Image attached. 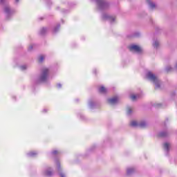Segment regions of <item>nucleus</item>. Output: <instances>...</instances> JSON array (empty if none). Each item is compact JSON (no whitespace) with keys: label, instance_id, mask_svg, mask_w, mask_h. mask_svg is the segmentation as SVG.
Here are the masks:
<instances>
[{"label":"nucleus","instance_id":"nucleus-25","mask_svg":"<svg viewBox=\"0 0 177 177\" xmlns=\"http://www.w3.org/2000/svg\"><path fill=\"white\" fill-rule=\"evenodd\" d=\"M59 151H57V150H54V151H53L52 152H51V154L53 155V156H56V154H59Z\"/></svg>","mask_w":177,"mask_h":177},{"label":"nucleus","instance_id":"nucleus-27","mask_svg":"<svg viewBox=\"0 0 177 177\" xmlns=\"http://www.w3.org/2000/svg\"><path fill=\"white\" fill-rule=\"evenodd\" d=\"M34 46H35L34 44H31L30 46H29L28 50H29V51L32 50Z\"/></svg>","mask_w":177,"mask_h":177},{"label":"nucleus","instance_id":"nucleus-12","mask_svg":"<svg viewBox=\"0 0 177 177\" xmlns=\"http://www.w3.org/2000/svg\"><path fill=\"white\" fill-rule=\"evenodd\" d=\"M99 92L100 93H107V88L102 86L101 87L99 88Z\"/></svg>","mask_w":177,"mask_h":177},{"label":"nucleus","instance_id":"nucleus-18","mask_svg":"<svg viewBox=\"0 0 177 177\" xmlns=\"http://www.w3.org/2000/svg\"><path fill=\"white\" fill-rule=\"evenodd\" d=\"M48 31V28H43L40 30V35H44L46 34V32Z\"/></svg>","mask_w":177,"mask_h":177},{"label":"nucleus","instance_id":"nucleus-17","mask_svg":"<svg viewBox=\"0 0 177 177\" xmlns=\"http://www.w3.org/2000/svg\"><path fill=\"white\" fill-rule=\"evenodd\" d=\"M163 146H164V149H165V150H166V151H169V146H170L169 143L165 142Z\"/></svg>","mask_w":177,"mask_h":177},{"label":"nucleus","instance_id":"nucleus-26","mask_svg":"<svg viewBox=\"0 0 177 177\" xmlns=\"http://www.w3.org/2000/svg\"><path fill=\"white\" fill-rule=\"evenodd\" d=\"M27 68V65H22L20 66V69L22 71L26 70Z\"/></svg>","mask_w":177,"mask_h":177},{"label":"nucleus","instance_id":"nucleus-19","mask_svg":"<svg viewBox=\"0 0 177 177\" xmlns=\"http://www.w3.org/2000/svg\"><path fill=\"white\" fill-rule=\"evenodd\" d=\"M88 106H89L90 109H93V106H96V104L95 103V102L90 100L88 102Z\"/></svg>","mask_w":177,"mask_h":177},{"label":"nucleus","instance_id":"nucleus-20","mask_svg":"<svg viewBox=\"0 0 177 177\" xmlns=\"http://www.w3.org/2000/svg\"><path fill=\"white\" fill-rule=\"evenodd\" d=\"M167 135H168V133H167V131H162L159 133V136H160V138H165Z\"/></svg>","mask_w":177,"mask_h":177},{"label":"nucleus","instance_id":"nucleus-3","mask_svg":"<svg viewBox=\"0 0 177 177\" xmlns=\"http://www.w3.org/2000/svg\"><path fill=\"white\" fill-rule=\"evenodd\" d=\"M48 80H49V69L48 68H44L37 80V84H39V82H46Z\"/></svg>","mask_w":177,"mask_h":177},{"label":"nucleus","instance_id":"nucleus-6","mask_svg":"<svg viewBox=\"0 0 177 177\" xmlns=\"http://www.w3.org/2000/svg\"><path fill=\"white\" fill-rule=\"evenodd\" d=\"M130 50L132 52H136L137 53H142V48H140L139 46L133 44L129 46Z\"/></svg>","mask_w":177,"mask_h":177},{"label":"nucleus","instance_id":"nucleus-5","mask_svg":"<svg viewBox=\"0 0 177 177\" xmlns=\"http://www.w3.org/2000/svg\"><path fill=\"white\" fill-rule=\"evenodd\" d=\"M130 125L133 127H139L140 128H145L147 126V123L145 121L138 122L137 121L133 120Z\"/></svg>","mask_w":177,"mask_h":177},{"label":"nucleus","instance_id":"nucleus-8","mask_svg":"<svg viewBox=\"0 0 177 177\" xmlns=\"http://www.w3.org/2000/svg\"><path fill=\"white\" fill-rule=\"evenodd\" d=\"M44 175L46 176H53V172L52 171V168L47 167L43 172Z\"/></svg>","mask_w":177,"mask_h":177},{"label":"nucleus","instance_id":"nucleus-24","mask_svg":"<svg viewBox=\"0 0 177 177\" xmlns=\"http://www.w3.org/2000/svg\"><path fill=\"white\" fill-rule=\"evenodd\" d=\"M166 71H174V68L171 67V66H168L166 67Z\"/></svg>","mask_w":177,"mask_h":177},{"label":"nucleus","instance_id":"nucleus-10","mask_svg":"<svg viewBox=\"0 0 177 177\" xmlns=\"http://www.w3.org/2000/svg\"><path fill=\"white\" fill-rule=\"evenodd\" d=\"M108 103L109 104H117L118 103V97H113L112 98L108 99Z\"/></svg>","mask_w":177,"mask_h":177},{"label":"nucleus","instance_id":"nucleus-33","mask_svg":"<svg viewBox=\"0 0 177 177\" xmlns=\"http://www.w3.org/2000/svg\"><path fill=\"white\" fill-rule=\"evenodd\" d=\"M16 3H19V0H15Z\"/></svg>","mask_w":177,"mask_h":177},{"label":"nucleus","instance_id":"nucleus-30","mask_svg":"<svg viewBox=\"0 0 177 177\" xmlns=\"http://www.w3.org/2000/svg\"><path fill=\"white\" fill-rule=\"evenodd\" d=\"M80 117L81 120H85V116H84V115H80Z\"/></svg>","mask_w":177,"mask_h":177},{"label":"nucleus","instance_id":"nucleus-13","mask_svg":"<svg viewBox=\"0 0 177 177\" xmlns=\"http://www.w3.org/2000/svg\"><path fill=\"white\" fill-rule=\"evenodd\" d=\"M140 94H136V95H130V98L131 99V100H136L137 99H139V97H140Z\"/></svg>","mask_w":177,"mask_h":177},{"label":"nucleus","instance_id":"nucleus-16","mask_svg":"<svg viewBox=\"0 0 177 177\" xmlns=\"http://www.w3.org/2000/svg\"><path fill=\"white\" fill-rule=\"evenodd\" d=\"M60 30V24L57 25V26L54 27L53 29V32L56 34Z\"/></svg>","mask_w":177,"mask_h":177},{"label":"nucleus","instance_id":"nucleus-21","mask_svg":"<svg viewBox=\"0 0 177 177\" xmlns=\"http://www.w3.org/2000/svg\"><path fill=\"white\" fill-rule=\"evenodd\" d=\"M153 48H158V46L160 45V43L158 42V41L155 40L153 43Z\"/></svg>","mask_w":177,"mask_h":177},{"label":"nucleus","instance_id":"nucleus-7","mask_svg":"<svg viewBox=\"0 0 177 177\" xmlns=\"http://www.w3.org/2000/svg\"><path fill=\"white\" fill-rule=\"evenodd\" d=\"M102 19L103 20H108L110 23H114V21H115V18L109 15V14H103Z\"/></svg>","mask_w":177,"mask_h":177},{"label":"nucleus","instance_id":"nucleus-31","mask_svg":"<svg viewBox=\"0 0 177 177\" xmlns=\"http://www.w3.org/2000/svg\"><path fill=\"white\" fill-rule=\"evenodd\" d=\"M174 69L177 71V62H176V66H175V67H174Z\"/></svg>","mask_w":177,"mask_h":177},{"label":"nucleus","instance_id":"nucleus-32","mask_svg":"<svg viewBox=\"0 0 177 177\" xmlns=\"http://www.w3.org/2000/svg\"><path fill=\"white\" fill-rule=\"evenodd\" d=\"M43 111H44V113H46L47 109H44Z\"/></svg>","mask_w":177,"mask_h":177},{"label":"nucleus","instance_id":"nucleus-15","mask_svg":"<svg viewBox=\"0 0 177 177\" xmlns=\"http://www.w3.org/2000/svg\"><path fill=\"white\" fill-rule=\"evenodd\" d=\"M38 153L37 151H30L28 153L27 156L28 157H35Z\"/></svg>","mask_w":177,"mask_h":177},{"label":"nucleus","instance_id":"nucleus-28","mask_svg":"<svg viewBox=\"0 0 177 177\" xmlns=\"http://www.w3.org/2000/svg\"><path fill=\"white\" fill-rule=\"evenodd\" d=\"M57 88H58V89H60V88H62V84L58 83V84H57Z\"/></svg>","mask_w":177,"mask_h":177},{"label":"nucleus","instance_id":"nucleus-9","mask_svg":"<svg viewBox=\"0 0 177 177\" xmlns=\"http://www.w3.org/2000/svg\"><path fill=\"white\" fill-rule=\"evenodd\" d=\"M55 164L57 165V171L59 172V175L60 177H66V176L64 175V174H63L62 172V169L60 168V162H59V160H55Z\"/></svg>","mask_w":177,"mask_h":177},{"label":"nucleus","instance_id":"nucleus-29","mask_svg":"<svg viewBox=\"0 0 177 177\" xmlns=\"http://www.w3.org/2000/svg\"><path fill=\"white\" fill-rule=\"evenodd\" d=\"M46 2L47 3V5H50V3H52V2L50 1V0H46Z\"/></svg>","mask_w":177,"mask_h":177},{"label":"nucleus","instance_id":"nucleus-4","mask_svg":"<svg viewBox=\"0 0 177 177\" xmlns=\"http://www.w3.org/2000/svg\"><path fill=\"white\" fill-rule=\"evenodd\" d=\"M98 8L100 10L106 9L109 6V3L106 2L104 0H95Z\"/></svg>","mask_w":177,"mask_h":177},{"label":"nucleus","instance_id":"nucleus-34","mask_svg":"<svg viewBox=\"0 0 177 177\" xmlns=\"http://www.w3.org/2000/svg\"><path fill=\"white\" fill-rule=\"evenodd\" d=\"M93 73H96V70H94V71H93Z\"/></svg>","mask_w":177,"mask_h":177},{"label":"nucleus","instance_id":"nucleus-22","mask_svg":"<svg viewBox=\"0 0 177 177\" xmlns=\"http://www.w3.org/2000/svg\"><path fill=\"white\" fill-rule=\"evenodd\" d=\"M44 60H45V56L40 55L39 57V63H42V62H44Z\"/></svg>","mask_w":177,"mask_h":177},{"label":"nucleus","instance_id":"nucleus-1","mask_svg":"<svg viewBox=\"0 0 177 177\" xmlns=\"http://www.w3.org/2000/svg\"><path fill=\"white\" fill-rule=\"evenodd\" d=\"M0 5L4 6L3 12L5 13L6 20H10L16 13V10L10 8V6L6 2V0H0Z\"/></svg>","mask_w":177,"mask_h":177},{"label":"nucleus","instance_id":"nucleus-14","mask_svg":"<svg viewBox=\"0 0 177 177\" xmlns=\"http://www.w3.org/2000/svg\"><path fill=\"white\" fill-rule=\"evenodd\" d=\"M127 175H132L135 172V169L133 167H129L127 170Z\"/></svg>","mask_w":177,"mask_h":177},{"label":"nucleus","instance_id":"nucleus-11","mask_svg":"<svg viewBox=\"0 0 177 177\" xmlns=\"http://www.w3.org/2000/svg\"><path fill=\"white\" fill-rule=\"evenodd\" d=\"M147 2L151 9H154V8H156V3H153L151 0H147Z\"/></svg>","mask_w":177,"mask_h":177},{"label":"nucleus","instance_id":"nucleus-2","mask_svg":"<svg viewBox=\"0 0 177 177\" xmlns=\"http://www.w3.org/2000/svg\"><path fill=\"white\" fill-rule=\"evenodd\" d=\"M146 77L147 78V80L151 81V82H153V84H154L155 88L156 89L160 88V86L161 85L160 79H158V77H157V75H155L154 73H153V72L148 71L146 73Z\"/></svg>","mask_w":177,"mask_h":177},{"label":"nucleus","instance_id":"nucleus-23","mask_svg":"<svg viewBox=\"0 0 177 177\" xmlns=\"http://www.w3.org/2000/svg\"><path fill=\"white\" fill-rule=\"evenodd\" d=\"M127 113V115H131V114H132V108L128 107Z\"/></svg>","mask_w":177,"mask_h":177}]
</instances>
